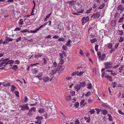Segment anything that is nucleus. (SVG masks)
Listing matches in <instances>:
<instances>
[{"instance_id": "423d86ee", "label": "nucleus", "mask_w": 124, "mask_h": 124, "mask_svg": "<svg viewBox=\"0 0 124 124\" xmlns=\"http://www.w3.org/2000/svg\"><path fill=\"white\" fill-rule=\"evenodd\" d=\"M29 108L28 106H26V105H23V107L21 108L20 109L21 110L24 111L25 110H29Z\"/></svg>"}, {"instance_id": "13d9d810", "label": "nucleus", "mask_w": 124, "mask_h": 124, "mask_svg": "<svg viewBox=\"0 0 124 124\" xmlns=\"http://www.w3.org/2000/svg\"><path fill=\"white\" fill-rule=\"evenodd\" d=\"M110 49L111 50L109 51V53H112L113 52H114L115 50V49L114 48Z\"/></svg>"}, {"instance_id": "69168bd1", "label": "nucleus", "mask_w": 124, "mask_h": 124, "mask_svg": "<svg viewBox=\"0 0 124 124\" xmlns=\"http://www.w3.org/2000/svg\"><path fill=\"white\" fill-rule=\"evenodd\" d=\"M97 4L96 3H95L93 4V9H94L95 8L97 7Z\"/></svg>"}, {"instance_id": "a878e982", "label": "nucleus", "mask_w": 124, "mask_h": 124, "mask_svg": "<svg viewBox=\"0 0 124 124\" xmlns=\"http://www.w3.org/2000/svg\"><path fill=\"white\" fill-rule=\"evenodd\" d=\"M42 56V55L40 54H37L35 55L34 57L38 59L39 57H41Z\"/></svg>"}, {"instance_id": "bf43d9fd", "label": "nucleus", "mask_w": 124, "mask_h": 124, "mask_svg": "<svg viewBox=\"0 0 124 124\" xmlns=\"http://www.w3.org/2000/svg\"><path fill=\"white\" fill-rule=\"evenodd\" d=\"M83 18L85 19V20L87 22H88L89 20V17L88 16H87L86 17H84Z\"/></svg>"}, {"instance_id": "7ed1b4c3", "label": "nucleus", "mask_w": 124, "mask_h": 124, "mask_svg": "<svg viewBox=\"0 0 124 124\" xmlns=\"http://www.w3.org/2000/svg\"><path fill=\"white\" fill-rule=\"evenodd\" d=\"M113 63L111 62H107L104 63L105 67L106 68H110L112 67Z\"/></svg>"}, {"instance_id": "2f4dec72", "label": "nucleus", "mask_w": 124, "mask_h": 124, "mask_svg": "<svg viewBox=\"0 0 124 124\" xmlns=\"http://www.w3.org/2000/svg\"><path fill=\"white\" fill-rule=\"evenodd\" d=\"M41 121L40 120H37L35 122V123L36 124H41Z\"/></svg>"}, {"instance_id": "f257e3e1", "label": "nucleus", "mask_w": 124, "mask_h": 124, "mask_svg": "<svg viewBox=\"0 0 124 124\" xmlns=\"http://www.w3.org/2000/svg\"><path fill=\"white\" fill-rule=\"evenodd\" d=\"M69 4L70 6H72L73 8L76 10H79L82 7L81 3L74 0L70 1Z\"/></svg>"}, {"instance_id": "a211bd4d", "label": "nucleus", "mask_w": 124, "mask_h": 124, "mask_svg": "<svg viewBox=\"0 0 124 124\" xmlns=\"http://www.w3.org/2000/svg\"><path fill=\"white\" fill-rule=\"evenodd\" d=\"M117 9L118 10H120L122 11L123 10L124 8L122 5H119L117 7Z\"/></svg>"}, {"instance_id": "5701e85b", "label": "nucleus", "mask_w": 124, "mask_h": 124, "mask_svg": "<svg viewBox=\"0 0 124 124\" xmlns=\"http://www.w3.org/2000/svg\"><path fill=\"white\" fill-rule=\"evenodd\" d=\"M105 4L104 3H102L98 8V9H102L105 6Z\"/></svg>"}, {"instance_id": "c756f323", "label": "nucleus", "mask_w": 124, "mask_h": 124, "mask_svg": "<svg viewBox=\"0 0 124 124\" xmlns=\"http://www.w3.org/2000/svg\"><path fill=\"white\" fill-rule=\"evenodd\" d=\"M35 118L37 120H41L42 119L43 117L42 116H38L36 117Z\"/></svg>"}, {"instance_id": "58836bf2", "label": "nucleus", "mask_w": 124, "mask_h": 124, "mask_svg": "<svg viewBox=\"0 0 124 124\" xmlns=\"http://www.w3.org/2000/svg\"><path fill=\"white\" fill-rule=\"evenodd\" d=\"M38 111L39 112L41 113H43L44 114L45 113V111H44L43 109H39Z\"/></svg>"}, {"instance_id": "3c124183", "label": "nucleus", "mask_w": 124, "mask_h": 124, "mask_svg": "<svg viewBox=\"0 0 124 124\" xmlns=\"http://www.w3.org/2000/svg\"><path fill=\"white\" fill-rule=\"evenodd\" d=\"M124 19V18L123 17H121L119 20V21H118V22L119 23H121L123 21V19Z\"/></svg>"}, {"instance_id": "2eb2a0df", "label": "nucleus", "mask_w": 124, "mask_h": 124, "mask_svg": "<svg viewBox=\"0 0 124 124\" xmlns=\"http://www.w3.org/2000/svg\"><path fill=\"white\" fill-rule=\"evenodd\" d=\"M116 22L115 20H112L111 21V25L112 27L114 26L116 24Z\"/></svg>"}, {"instance_id": "20e7f679", "label": "nucleus", "mask_w": 124, "mask_h": 124, "mask_svg": "<svg viewBox=\"0 0 124 124\" xmlns=\"http://www.w3.org/2000/svg\"><path fill=\"white\" fill-rule=\"evenodd\" d=\"M100 13L99 12H97L96 13L93 14L92 16V18L93 17V18L94 19H97L99 17L100 15Z\"/></svg>"}, {"instance_id": "f3484780", "label": "nucleus", "mask_w": 124, "mask_h": 124, "mask_svg": "<svg viewBox=\"0 0 124 124\" xmlns=\"http://www.w3.org/2000/svg\"><path fill=\"white\" fill-rule=\"evenodd\" d=\"M86 85L85 83V82H80V83L79 85L80 87H84Z\"/></svg>"}, {"instance_id": "c03bdc74", "label": "nucleus", "mask_w": 124, "mask_h": 124, "mask_svg": "<svg viewBox=\"0 0 124 124\" xmlns=\"http://www.w3.org/2000/svg\"><path fill=\"white\" fill-rule=\"evenodd\" d=\"M108 116H109L108 119L109 120L112 121L113 120L110 114H108Z\"/></svg>"}, {"instance_id": "b1692460", "label": "nucleus", "mask_w": 124, "mask_h": 124, "mask_svg": "<svg viewBox=\"0 0 124 124\" xmlns=\"http://www.w3.org/2000/svg\"><path fill=\"white\" fill-rule=\"evenodd\" d=\"M102 114L104 115H106L108 113V112L105 110H102L101 111Z\"/></svg>"}, {"instance_id": "4468645a", "label": "nucleus", "mask_w": 124, "mask_h": 124, "mask_svg": "<svg viewBox=\"0 0 124 124\" xmlns=\"http://www.w3.org/2000/svg\"><path fill=\"white\" fill-rule=\"evenodd\" d=\"M3 85L4 86L6 87L10 86L11 84L10 83L6 82H3Z\"/></svg>"}, {"instance_id": "f03ea898", "label": "nucleus", "mask_w": 124, "mask_h": 124, "mask_svg": "<svg viewBox=\"0 0 124 124\" xmlns=\"http://www.w3.org/2000/svg\"><path fill=\"white\" fill-rule=\"evenodd\" d=\"M9 58H7L2 60L3 59H1L0 61H2L3 62L0 63V67H1L2 65L5 66L6 65L8 64H11L14 63V61L12 60H9Z\"/></svg>"}, {"instance_id": "7c9ffc66", "label": "nucleus", "mask_w": 124, "mask_h": 124, "mask_svg": "<svg viewBox=\"0 0 124 124\" xmlns=\"http://www.w3.org/2000/svg\"><path fill=\"white\" fill-rule=\"evenodd\" d=\"M32 72L34 74H36L37 73L38 71L37 70H36L35 69H32Z\"/></svg>"}, {"instance_id": "c85d7f7f", "label": "nucleus", "mask_w": 124, "mask_h": 124, "mask_svg": "<svg viewBox=\"0 0 124 124\" xmlns=\"http://www.w3.org/2000/svg\"><path fill=\"white\" fill-rule=\"evenodd\" d=\"M11 91L13 92L16 88V87L12 85L11 86Z\"/></svg>"}, {"instance_id": "1a4fd4ad", "label": "nucleus", "mask_w": 124, "mask_h": 124, "mask_svg": "<svg viewBox=\"0 0 124 124\" xmlns=\"http://www.w3.org/2000/svg\"><path fill=\"white\" fill-rule=\"evenodd\" d=\"M105 77L110 81H113L112 77L111 76L108 75H106L105 76Z\"/></svg>"}, {"instance_id": "864d4df0", "label": "nucleus", "mask_w": 124, "mask_h": 124, "mask_svg": "<svg viewBox=\"0 0 124 124\" xmlns=\"http://www.w3.org/2000/svg\"><path fill=\"white\" fill-rule=\"evenodd\" d=\"M98 46L97 45H96L95 46V50L97 52L98 51Z\"/></svg>"}, {"instance_id": "72a5a7b5", "label": "nucleus", "mask_w": 124, "mask_h": 124, "mask_svg": "<svg viewBox=\"0 0 124 124\" xmlns=\"http://www.w3.org/2000/svg\"><path fill=\"white\" fill-rule=\"evenodd\" d=\"M84 73V72L83 71H80L77 74V76H81L82 74H83Z\"/></svg>"}, {"instance_id": "4be33fe9", "label": "nucleus", "mask_w": 124, "mask_h": 124, "mask_svg": "<svg viewBox=\"0 0 124 124\" xmlns=\"http://www.w3.org/2000/svg\"><path fill=\"white\" fill-rule=\"evenodd\" d=\"M124 67V65H121L119 68V72L122 73V71L123 70V68Z\"/></svg>"}, {"instance_id": "a19ab883", "label": "nucleus", "mask_w": 124, "mask_h": 124, "mask_svg": "<svg viewBox=\"0 0 124 124\" xmlns=\"http://www.w3.org/2000/svg\"><path fill=\"white\" fill-rule=\"evenodd\" d=\"M21 37H19L17 38V39H15L16 42H18L19 41H20L21 40Z\"/></svg>"}, {"instance_id": "603ef678", "label": "nucleus", "mask_w": 124, "mask_h": 124, "mask_svg": "<svg viewBox=\"0 0 124 124\" xmlns=\"http://www.w3.org/2000/svg\"><path fill=\"white\" fill-rule=\"evenodd\" d=\"M28 31V30L26 29H24L22 30H21L20 31V32L22 33H23V32H27Z\"/></svg>"}, {"instance_id": "412c9836", "label": "nucleus", "mask_w": 124, "mask_h": 124, "mask_svg": "<svg viewBox=\"0 0 124 124\" xmlns=\"http://www.w3.org/2000/svg\"><path fill=\"white\" fill-rule=\"evenodd\" d=\"M84 119L86 121L88 122H90V116H89L88 117L87 116L85 117Z\"/></svg>"}, {"instance_id": "4c0bfd02", "label": "nucleus", "mask_w": 124, "mask_h": 124, "mask_svg": "<svg viewBox=\"0 0 124 124\" xmlns=\"http://www.w3.org/2000/svg\"><path fill=\"white\" fill-rule=\"evenodd\" d=\"M78 72H79L78 71H76L75 72H74L72 73V74H71V75L72 76H75L76 75H77V74Z\"/></svg>"}, {"instance_id": "5fc2aeb1", "label": "nucleus", "mask_w": 124, "mask_h": 124, "mask_svg": "<svg viewBox=\"0 0 124 124\" xmlns=\"http://www.w3.org/2000/svg\"><path fill=\"white\" fill-rule=\"evenodd\" d=\"M79 105V103L78 102L76 103L74 105V107L76 108L78 107Z\"/></svg>"}, {"instance_id": "473e14b6", "label": "nucleus", "mask_w": 124, "mask_h": 124, "mask_svg": "<svg viewBox=\"0 0 124 124\" xmlns=\"http://www.w3.org/2000/svg\"><path fill=\"white\" fill-rule=\"evenodd\" d=\"M112 45L111 43H110L108 45V47L109 49H112Z\"/></svg>"}, {"instance_id": "0e129e2a", "label": "nucleus", "mask_w": 124, "mask_h": 124, "mask_svg": "<svg viewBox=\"0 0 124 124\" xmlns=\"http://www.w3.org/2000/svg\"><path fill=\"white\" fill-rule=\"evenodd\" d=\"M79 122L78 120H77L75 122V124H79Z\"/></svg>"}, {"instance_id": "4d7b16f0", "label": "nucleus", "mask_w": 124, "mask_h": 124, "mask_svg": "<svg viewBox=\"0 0 124 124\" xmlns=\"http://www.w3.org/2000/svg\"><path fill=\"white\" fill-rule=\"evenodd\" d=\"M15 93L17 97H18L19 96V93L17 91H15Z\"/></svg>"}, {"instance_id": "6ab92c4d", "label": "nucleus", "mask_w": 124, "mask_h": 124, "mask_svg": "<svg viewBox=\"0 0 124 124\" xmlns=\"http://www.w3.org/2000/svg\"><path fill=\"white\" fill-rule=\"evenodd\" d=\"M49 78L48 77H45L43 78V81L46 82L48 81L49 79Z\"/></svg>"}, {"instance_id": "0eeeda50", "label": "nucleus", "mask_w": 124, "mask_h": 124, "mask_svg": "<svg viewBox=\"0 0 124 124\" xmlns=\"http://www.w3.org/2000/svg\"><path fill=\"white\" fill-rule=\"evenodd\" d=\"M57 71V69L56 68H54V70H52L51 71L49 74L50 75H53Z\"/></svg>"}, {"instance_id": "c9c22d12", "label": "nucleus", "mask_w": 124, "mask_h": 124, "mask_svg": "<svg viewBox=\"0 0 124 124\" xmlns=\"http://www.w3.org/2000/svg\"><path fill=\"white\" fill-rule=\"evenodd\" d=\"M48 104H49V106L50 107H52V104H53L54 102L53 101H49L48 102Z\"/></svg>"}, {"instance_id": "6e6552de", "label": "nucleus", "mask_w": 124, "mask_h": 124, "mask_svg": "<svg viewBox=\"0 0 124 124\" xmlns=\"http://www.w3.org/2000/svg\"><path fill=\"white\" fill-rule=\"evenodd\" d=\"M65 68V66L63 65L58 70V72L59 73H61L63 70Z\"/></svg>"}, {"instance_id": "6e6d98bb", "label": "nucleus", "mask_w": 124, "mask_h": 124, "mask_svg": "<svg viewBox=\"0 0 124 124\" xmlns=\"http://www.w3.org/2000/svg\"><path fill=\"white\" fill-rule=\"evenodd\" d=\"M62 48L63 50H67V47L66 46L63 45L62 47Z\"/></svg>"}, {"instance_id": "393cba45", "label": "nucleus", "mask_w": 124, "mask_h": 124, "mask_svg": "<svg viewBox=\"0 0 124 124\" xmlns=\"http://www.w3.org/2000/svg\"><path fill=\"white\" fill-rule=\"evenodd\" d=\"M42 59L44 60V61L43 63H42L41 64L42 65H45L47 63V61L46 59L44 58H43Z\"/></svg>"}, {"instance_id": "e2e57ef3", "label": "nucleus", "mask_w": 124, "mask_h": 124, "mask_svg": "<svg viewBox=\"0 0 124 124\" xmlns=\"http://www.w3.org/2000/svg\"><path fill=\"white\" fill-rule=\"evenodd\" d=\"M21 29V28L19 27H17L16 28L14 31H18L20 30Z\"/></svg>"}, {"instance_id": "774afa93", "label": "nucleus", "mask_w": 124, "mask_h": 124, "mask_svg": "<svg viewBox=\"0 0 124 124\" xmlns=\"http://www.w3.org/2000/svg\"><path fill=\"white\" fill-rule=\"evenodd\" d=\"M97 55L98 56V57L99 58V57H100L101 56V52H98L97 53Z\"/></svg>"}, {"instance_id": "de8ad7c7", "label": "nucleus", "mask_w": 124, "mask_h": 124, "mask_svg": "<svg viewBox=\"0 0 124 124\" xmlns=\"http://www.w3.org/2000/svg\"><path fill=\"white\" fill-rule=\"evenodd\" d=\"M57 40L60 41H64V39L63 38H61Z\"/></svg>"}, {"instance_id": "9d476101", "label": "nucleus", "mask_w": 124, "mask_h": 124, "mask_svg": "<svg viewBox=\"0 0 124 124\" xmlns=\"http://www.w3.org/2000/svg\"><path fill=\"white\" fill-rule=\"evenodd\" d=\"M30 105L31 106H34L35 105L37 104V102H36V101H31L30 102Z\"/></svg>"}, {"instance_id": "9b49d317", "label": "nucleus", "mask_w": 124, "mask_h": 124, "mask_svg": "<svg viewBox=\"0 0 124 124\" xmlns=\"http://www.w3.org/2000/svg\"><path fill=\"white\" fill-rule=\"evenodd\" d=\"M106 55L105 54H103L101 55V56L99 57V58L101 60H103L105 58Z\"/></svg>"}, {"instance_id": "052dcab7", "label": "nucleus", "mask_w": 124, "mask_h": 124, "mask_svg": "<svg viewBox=\"0 0 124 124\" xmlns=\"http://www.w3.org/2000/svg\"><path fill=\"white\" fill-rule=\"evenodd\" d=\"M64 61L63 59H60V63L61 64H62L64 63Z\"/></svg>"}, {"instance_id": "cd10ccee", "label": "nucleus", "mask_w": 124, "mask_h": 124, "mask_svg": "<svg viewBox=\"0 0 124 124\" xmlns=\"http://www.w3.org/2000/svg\"><path fill=\"white\" fill-rule=\"evenodd\" d=\"M71 42V41L69 39L68 40L67 43L65 44V45L67 46H69L70 45V43Z\"/></svg>"}, {"instance_id": "a18cd8bd", "label": "nucleus", "mask_w": 124, "mask_h": 124, "mask_svg": "<svg viewBox=\"0 0 124 124\" xmlns=\"http://www.w3.org/2000/svg\"><path fill=\"white\" fill-rule=\"evenodd\" d=\"M95 109L96 110L97 114H99L101 111V110L98 108H95Z\"/></svg>"}, {"instance_id": "dca6fc26", "label": "nucleus", "mask_w": 124, "mask_h": 124, "mask_svg": "<svg viewBox=\"0 0 124 124\" xmlns=\"http://www.w3.org/2000/svg\"><path fill=\"white\" fill-rule=\"evenodd\" d=\"M36 108L34 107L31 108L29 110V113H31L32 112H35L36 111Z\"/></svg>"}, {"instance_id": "37998d69", "label": "nucleus", "mask_w": 124, "mask_h": 124, "mask_svg": "<svg viewBox=\"0 0 124 124\" xmlns=\"http://www.w3.org/2000/svg\"><path fill=\"white\" fill-rule=\"evenodd\" d=\"M17 68L18 67L17 65H14L13 66V67L12 68V69L13 70H16L17 69Z\"/></svg>"}, {"instance_id": "39448f33", "label": "nucleus", "mask_w": 124, "mask_h": 124, "mask_svg": "<svg viewBox=\"0 0 124 124\" xmlns=\"http://www.w3.org/2000/svg\"><path fill=\"white\" fill-rule=\"evenodd\" d=\"M74 88L76 91L78 92L80 89L81 87L78 84H76L75 85Z\"/></svg>"}, {"instance_id": "79ce46f5", "label": "nucleus", "mask_w": 124, "mask_h": 124, "mask_svg": "<svg viewBox=\"0 0 124 124\" xmlns=\"http://www.w3.org/2000/svg\"><path fill=\"white\" fill-rule=\"evenodd\" d=\"M118 34L120 35H122L123 34V32L122 31H118Z\"/></svg>"}, {"instance_id": "bb28decb", "label": "nucleus", "mask_w": 124, "mask_h": 124, "mask_svg": "<svg viewBox=\"0 0 124 124\" xmlns=\"http://www.w3.org/2000/svg\"><path fill=\"white\" fill-rule=\"evenodd\" d=\"M19 24L20 25L23 24H24V22L22 19H20L19 20Z\"/></svg>"}, {"instance_id": "ddd939ff", "label": "nucleus", "mask_w": 124, "mask_h": 124, "mask_svg": "<svg viewBox=\"0 0 124 124\" xmlns=\"http://www.w3.org/2000/svg\"><path fill=\"white\" fill-rule=\"evenodd\" d=\"M7 41L8 43L10 41H12L13 40V39L11 38H10L9 37H5V39Z\"/></svg>"}, {"instance_id": "680f3d73", "label": "nucleus", "mask_w": 124, "mask_h": 124, "mask_svg": "<svg viewBox=\"0 0 124 124\" xmlns=\"http://www.w3.org/2000/svg\"><path fill=\"white\" fill-rule=\"evenodd\" d=\"M53 66L54 67H56L57 66V64L55 62H54L53 64Z\"/></svg>"}, {"instance_id": "8fccbe9b", "label": "nucleus", "mask_w": 124, "mask_h": 124, "mask_svg": "<svg viewBox=\"0 0 124 124\" xmlns=\"http://www.w3.org/2000/svg\"><path fill=\"white\" fill-rule=\"evenodd\" d=\"M91 92H90L89 91L87 93H86L85 94V96L88 97L89 96Z\"/></svg>"}, {"instance_id": "09e8293b", "label": "nucleus", "mask_w": 124, "mask_h": 124, "mask_svg": "<svg viewBox=\"0 0 124 124\" xmlns=\"http://www.w3.org/2000/svg\"><path fill=\"white\" fill-rule=\"evenodd\" d=\"M97 41V39H91V43H93L96 42Z\"/></svg>"}, {"instance_id": "aec40b11", "label": "nucleus", "mask_w": 124, "mask_h": 124, "mask_svg": "<svg viewBox=\"0 0 124 124\" xmlns=\"http://www.w3.org/2000/svg\"><path fill=\"white\" fill-rule=\"evenodd\" d=\"M102 105L106 108H109V105L106 103H102Z\"/></svg>"}, {"instance_id": "e433bc0d", "label": "nucleus", "mask_w": 124, "mask_h": 124, "mask_svg": "<svg viewBox=\"0 0 124 124\" xmlns=\"http://www.w3.org/2000/svg\"><path fill=\"white\" fill-rule=\"evenodd\" d=\"M95 111L93 109L90 110L89 111V112L91 114H94L95 112Z\"/></svg>"}, {"instance_id": "ea45409f", "label": "nucleus", "mask_w": 124, "mask_h": 124, "mask_svg": "<svg viewBox=\"0 0 124 124\" xmlns=\"http://www.w3.org/2000/svg\"><path fill=\"white\" fill-rule=\"evenodd\" d=\"M87 87L88 89H91L92 87L91 84V83L87 85Z\"/></svg>"}, {"instance_id": "338daca9", "label": "nucleus", "mask_w": 124, "mask_h": 124, "mask_svg": "<svg viewBox=\"0 0 124 124\" xmlns=\"http://www.w3.org/2000/svg\"><path fill=\"white\" fill-rule=\"evenodd\" d=\"M85 101V100L84 99L82 100L80 102V104L81 105H82L84 103Z\"/></svg>"}, {"instance_id": "f704fd0d", "label": "nucleus", "mask_w": 124, "mask_h": 124, "mask_svg": "<svg viewBox=\"0 0 124 124\" xmlns=\"http://www.w3.org/2000/svg\"><path fill=\"white\" fill-rule=\"evenodd\" d=\"M82 25H84L87 22V21H86L85 20V19L84 18H82Z\"/></svg>"}, {"instance_id": "49530a36", "label": "nucleus", "mask_w": 124, "mask_h": 124, "mask_svg": "<svg viewBox=\"0 0 124 124\" xmlns=\"http://www.w3.org/2000/svg\"><path fill=\"white\" fill-rule=\"evenodd\" d=\"M59 54L60 57V59H62L64 56L63 55V54L62 53H59Z\"/></svg>"}, {"instance_id": "f8f14e48", "label": "nucleus", "mask_w": 124, "mask_h": 124, "mask_svg": "<svg viewBox=\"0 0 124 124\" xmlns=\"http://www.w3.org/2000/svg\"><path fill=\"white\" fill-rule=\"evenodd\" d=\"M44 116L45 117V118L46 119L49 117L50 116V114L48 113V112H45L44 113Z\"/></svg>"}]
</instances>
